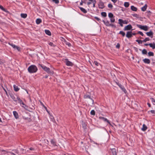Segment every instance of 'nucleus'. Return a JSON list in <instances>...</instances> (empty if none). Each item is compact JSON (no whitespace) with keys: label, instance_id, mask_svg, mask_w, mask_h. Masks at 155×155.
Segmentation results:
<instances>
[{"label":"nucleus","instance_id":"f257e3e1","mask_svg":"<svg viewBox=\"0 0 155 155\" xmlns=\"http://www.w3.org/2000/svg\"><path fill=\"white\" fill-rule=\"evenodd\" d=\"M28 71L30 73H33L36 72L37 70V67L34 65H31L28 68Z\"/></svg>","mask_w":155,"mask_h":155},{"label":"nucleus","instance_id":"f03ea898","mask_svg":"<svg viewBox=\"0 0 155 155\" xmlns=\"http://www.w3.org/2000/svg\"><path fill=\"white\" fill-rule=\"evenodd\" d=\"M40 66L48 74H52V73L50 71L49 68H47L46 66L42 65V64H40Z\"/></svg>","mask_w":155,"mask_h":155},{"label":"nucleus","instance_id":"7ed1b4c3","mask_svg":"<svg viewBox=\"0 0 155 155\" xmlns=\"http://www.w3.org/2000/svg\"><path fill=\"white\" fill-rule=\"evenodd\" d=\"M24 119L27 120L28 122H30L31 120L30 118V114L28 113H26L23 116Z\"/></svg>","mask_w":155,"mask_h":155},{"label":"nucleus","instance_id":"20e7f679","mask_svg":"<svg viewBox=\"0 0 155 155\" xmlns=\"http://www.w3.org/2000/svg\"><path fill=\"white\" fill-rule=\"evenodd\" d=\"M137 26L138 28L145 31H147L149 29L147 25L143 26L140 25H137Z\"/></svg>","mask_w":155,"mask_h":155},{"label":"nucleus","instance_id":"39448f33","mask_svg":"<svg viewBox=\"0 0 155 155\" xmlns=\"http://www.w3.org/2000/svg\"><path fill=\"white\" fill-rule=\"evenodd\" d=\"M91 95L90 94L88 93H87L84 95V97L85 99L89 98L91 99V102L92 104H93L94 102V100L92 99L91 98Z\"/></svg>","mask_w":155,"mask_h":155},{"label":"nucleus","instance_id":"423d86ee","mask_svg":"<svg viewBox=\"0 0 155 155\" xmlns=\"http://www.w3.org/2000/svg\"><path fill=\"white\" fill-rule=\"evenodd\" d=\"M64 62L65 63L66 65L68 66H72L73 65V63L69 61L68 60V59H66L64 61Z\"/></svg>","mask_w":155,"mask_h":155},{"label":"nucleus","instance_id":"0eeeda50","mask_svg":"<svg viewBox=\"0 0 155 155\" xmlns=\"http://www.w3.org/2000/svg\"><path fill=\"white\" fill-rule=\"evenodd\" d=\"M9 44L11 46L15 49H17L19 51H20V48L19 47L16 46L15 45L12 43H9Z\"/></svg>","mask_w":155,"mask_h":155},{"label":"nucleus","instance_id":"6e6552de","mask_svg":"<svg viewBox=\"0 0 155 155\" xmlns=\"http://www.w3.org/2000/svg\"><path fill=\"white\" fill-rule=\"evenodd\" d=\"M117 84L120 87L122 91H123L126 94L127 93V91L123 86L122 85L118 83H117Z\"/></svg>","mask_w":155,"mask_h":155},{"label":"nucleus","instance_id":"1a4fd4ad","mask_svg":"<svg viewBox=\"0 0 155 155\" xmlns=\"http://www.w3.org/2000/svg\"><path fill=\"white\" fill-rule=\"evenodd\" d=\"M99 118L100 120H103L105 122H107L108 123H109L110 125L112 126V125L110 124L109 121L107 118H105L104 117H99Z\"/></svg>","mask_w":155,"mask_h":155},{"label":"nucleus","instance_id":"9d476101","mask_svg":"<svg viewBox=\"0 0 155 155\" xmlns=\"http://www.w3.org/2000/svg\"><path fill=\"white\" fill-rule=\"evenodd\" d=\"M98 5L99 8L101 9H103L105 7L104 3L101 1L99 2Z\"/></svg>","mask_w":155,"mask_h":155},{"label":"nucleus","instance_id":"9b49d317","mask_svg":"<svg viewBox=\"0 0 155 155\" xmlns=\"http://www.w3.org/2000/svg\"><path fill=\"white\" fill-rule=\"evenodd\" d=\"M132 26L131 25H129L126 26L124 28V30H129L131 29L132 28Z\"/></svg>","mask_w":155,"mask_h":155},{"label":"nucleus","instance_id":"f8f14e48","mask_svg":"<svg viewBox=\"0 0 155 155\" xmlns=\"http://www.w3.org/2000/svg\"><path fill=\"white\" fill-rule=\"evenodd\" d=\"M118 21H119V23H118L120 25L121 27H122L123 26V23L126 24H127V23H125V21H124L121 19H119L118 20Z\"/></svg>","mask_w":155,"mask_h":155},{"label":"nucleus","instance_id":"ddd939ff","mask_svg":"<svg viewBox=\"0 0 155 155\" xmlns=\"http://www.w3.org/2000/svg\"><path fill=\"white\" fill-rule=\"evenodd\" d=\"M126 36L128 38H130L132 37V34L131 31H128L126 35Z\"/></svg>","mask_w":155,"mask_h":155},{"label":"nucleus","instance_id":"4468645a","mask_svg":"<svg viewBox=\"0 0 155 155\" xmlns=\"http://www.w3.org/2000/svg\"><path fill=\"white\" fill-rule=\"evenodd\" d=\"M143 61L144 63L147 64H150V60L148 58L144 59Z\"/></svg>","mask_w":155,"mask_h":155},{"label":"nucleus","instance_id":"2eb2a0df","mask_svg":"<svg viewBox=\"0 0 155 155\" xmlns=\"http://www.w3.org/2000/svg\"><path fill=\"white\" fill-rule=\"evenodd\" d=\"M112 153L113 155H117L116 150L115 149L113 148L111 149Z\"/></svg>","mask_w":155,"mask_h":155},{"label":"nucleus","instance_id":"dca6fc26","mask_svg":"<svg viewBox=\"0 0 155 155\" xmlns=\"http://www.w3.org/2000/svg\"><path fill=\"white\" fill-rule=\"evenodd\" d=\"M17 100H14V101H18V102L20 104V105H21V104L23 103L22 101L18 97H17Z\"/></svg>","mask_w":155,"mask_h":155},{"label":"nucleus","instance_id":"f3484780","mask_svg":"<svg viewBox=\"0 0 155 155\" xmlns=\"http://www.w3.org/2000/svg\"><path fill=\"white\" fill-rule=\"evenodd\" d=\"M13 114L16 119H18V113L16 111H14L13 112Z\"/></svg>","mask_w":155,"mask_h":155},{"label":"nucleus","instance_id":"a211bd4d","mask_svg":"<svg viewBox=\"0 0 155 155\" xmlns=\"http://www.w3.org/2000/svg\"><path fill=\"white\" fill-rule=\"evenodd\" d=\"M147 4H145L144 6L141 8V10L143 12L145 11L147 8Z\"/></svg>","mask_w":155,"mask_h":155},{"label":"nucleus","instance_id":"6ab92c4d","mask_svg":"<svg viewBox=\"0 0 155 155\" xmlns=\"http://www.w3.org/2000/svg\"><path fill=\"white\" fill-rule=\"evenodd\" d=\"M149 45L150 47L152 48L153 49L155 48V44L153 43H150L149 44Z\"/></svg>","mask_w":155,"mask_h":155},{"label":"nucleus","instance_id":"aec40b11","mask_svg":"<svg viewBox=\"0 0 155 155\" xmlns=\"http://www.w3.org/2000/svg\"><path fill=\"white\" fill-rule=\"evenodd\" d=\"M131 10H132L133 11H137V8L134 6L132 5L131 6Z\"/></svg>","mask_w":155,"mask_h":155},{"label":"nucleus","instance_id":"412c9836","mask_svg":"<svg viewBox=\"0 0 155 155\" xmlns=\"http://www.w3.org/2000/svg\"><path fill=\"white\" fill-rule=\"evenodd\" d=\"M103 22L105 24V25L107 26H109L111 25V24H109V22L108 21H104V20L103 21Z\"/></svg>","mask_w":155,"mask_h":155},{"label":"nucleus","instance_id":"4be33fe9","mask_svg":"<svg viewBox=\"0 0 155 155\" xmlns=\"http://www.w3.org/2000/svg\"><path fill=\"white\" fill-rule=\"evenodd\" d=\"M147 129V127L144 124H143V127L141 128L142 130L143 131H145Z\"/></svg>","mask_w":155,"mask_h":155},{"label":"nucleus","instance_id":"5701e85b","mask_svg":"<svg viewBox=\"0 0 155 155\" xmlns=\"http://www.w3.org/2000/svg\"><path fill=\"white\" fill-rule=\"evenodd\" d=\"M41 21H42L40 18H37L36 21V23L37 24H40L41 22Z\"/></svg>","mask_w":155,"mask_h":155},{"label":"nucleus","instance_id":"b1692460","mask_svg":"<svg viewBox=\"0 0 155 155\" xmlns=\"http://www.w3.org/2000/svg\"><path fill=\"white\" fill-rule=\"evenodd\" d=\"M79 8L84 13H86L87 12V11L84 8L80 7Z\"/></svg>","mask_w":155,"mask_h":155},{"label":"nucleus","instance_id":"393cba45","mask_svg":"<svg viewBox=\"0 0 155 155\" xmlns=\"http://www.w3.org/2000/svg\"><path fill=\"white\" fill-rule=\"evenodd\" d=\"M146 34L147 35L149 36H151L153 34V33L151 31L149 32H147L146 33Z\"/></svg>","mask_w":155,"mask_h":155},{"label":"nucleus","instance_id":"a878e982","mask_svg":"<svg viewBox=\"0 0 155 155\" xmlns=\"http://www.w3.org/2000/svg\"><path fill=\"white\" fill-rule=\"evenodd\" d=\"M21 18H25L27 17V14H26L21 13Z\"/></svg>","mask_w":155,"mask_h":155},{"label":"nucleus","instance_id":"bb28decb","mask_svg":"<svg viewBox=\"0 0 155 155\" xmlns=\"http://www.w3.org/2000/svg\"><path fill=\"white\" fill-rule=\"evenodd\" d=\"M14 90L15 91H17L19 90V89L18 88V86L16 85H14L13 86Z\"/></svg>","mask_w":155,"mask_h":155},{"label":"nucleus","instance_id":"cd10ccee","mask_svg":"<svg viewBox=\"0 0 155 155\" xmlns=\"http://www.w3.org/2000/svg\"><path fill=\"white\" fill-rule=\"evenodd\" d=\"M45 32L48 35H51V32L48 30H45Z\"/></svg>","mask_w":155,"mask_h":155},{"label":"nucleus","instance_id":"c85d7f7f","mask_svg":"<svg viewBox=\"0 0 155 155\" xmlns=\"http://www.w3.org/2000/svg\"><path fill=\"white\" fill-rule=\"evenodd\" d=\"M142 53L143 54H146L147 53V51L145 49H143L142 51Z\"/></svg>","mask_w":155,"mask_h":155},{"label":"nucleus","instance_id":"c756f323","mask_svg":"<svg viewBox=\"0 0 155 155\" xmlns=\"http://www.w3.org/2000/svg\"><path fill=\"white\" fill-rule=\"evenodd\" d=\"M129 3L128 2H125L124 3V6L126 8L128 7L129 6Z\"/></svg>","mask_w":155,"mask_h":155},{"label":"nucleus","instance_id":"7c9ffc66","mask_svg":"<svg viewBox=\"0 0 155 155\" xmlns=\"http://www.w3.org/2000/svg\"><path fill=\"white\" fill-rule=\"evenodd\" d=\"M82 126L84 128V129H86L87 125H86V124H85V123H83L82 124Z\"/></svg>","mask_w":155,"mask_h":155},{"label":"nucleus","instance_id":"2f4dec72","mask_svg":"<svg viewBox=\"0 0 155 155\" xmlns=\"http://www.w3.org/2000/svg\"><path fill=\"white\" fill-rule=\"evenodd\" d=\"M101 14L102 16L104 17H106L107 16V14L105 12H102L101 13Z\"/></svg>","mask_w":155,"mask_h":155},{"label":"nucleus","instance_id":"473e14b6","mask_svg":"<svg viewBox=\"0 0 155 155\" xmlns=\"http://www.w3.org/2000/svg\"><path fill=\"white\" fill-rule=\"evenodd\" d=\"M148 55L149 56H153L154 55V54L153 52H149L148 53Z\"/></svg>","mask_w":155,"mask_h":155},{"label":"nucleus","instance_id":"72a5a7b5","mask_svg":"<svg viewBox=\"0 0 155 155\" xmlns=\"http://www.w3.org/2000/svg\"><path fill=\"white\" fill-rule=\"evenodd\" d=\"M108 17L110 18H113L114 17V15L111 13H109L108 14Z\"/></svg>","mask_w":155,"mask_h":155},{"label":"nucleus","instance_id":"f704fd0d","mask_svg":"<svg viewBox=\"0 0 155 155\" xmlns=\"http://www.w3.org/2000/svg\"><path fill=\"white\" fill-rule=\"evenodd\" d=\"M0 8L5 12H6L7 11L1 5H0Z\"/></svg>","mask_w":155,"mask_h":155},{"label":"nucleus","instance_id":"c9c22d12","mask_svg":"<svg viewBox=\"0 0 155 155\" xmlns=\"http://www.w3.org/2000/svg\"><path fill=\"white\" fill-rule=\"evenodd\" d=\"M51 143L54 146H56L55 142L53 140H52L51 141Z\"/></svg>","mask_w":155,"mask_h":155},{"label":"nucleus","instance_id":"e433bc0d","mask_svg":"<svg viewBox=\"0 0 155 155\" xmlns=\"http://www.w3.org/2000/svg\"><path fill=\"white\" fill-rule=\"evenodd\" d=\"M132 15L134 17H136L137 18H140V17H139V15L137 14H133Z\"/></svg>","mask_w":155,"mask_h":155},{"label":"nucleus","instance_id":"4c0bfd02","mask_svg":"<svg viewBox=\"0 0 155 155\" xmlns=\"http://www.w3.org/2000/svg\"><path fill=\"white\" fill-rule=\"evenodd\" d=\"M119 34H121L123 37L125 35V33L122 31H120L119 32Z\"/></svg>","mask_w":155,"mask_h":155},{"label":"nucleus","instance_id":"58836bf2","mask_svg":"<svg viewBox=\"0 0 155 155\" xmlns=\"http://www.w3.org/2000/svg\"><path fill=\"white\" fill-rule=\"evenodd\" d=\"M110 18V21L111 22H114L115 21V18H114V17L113 18Z\"/></svg>","mask_w":155,"mask_h":155},{"label":"nucleus","instance_id":"ea45409f","mask_svg":"<svg viewBox=\"0 0 155 155\" xmlns=\"http://www.w3.org/2000/svg\"><path fill=\"white\" fill-rule=\"evenodd\" d=\"M91 115H94L95 114V112L94 110H92L91 112Z\"/></svg>","mask_w":155,"mask_h":155},{"label":"nucleus","instance_id":"a19ab883","mask_svg":"<svg viewBox=\"0 0 155 155\" xmlns=\"http://www.w3.org/2000/svg\"><path fill=\"white\" fill-rule=\"evenodd\" d=\"M136 41L139 44H141L142 43L143 41L141 40H136Z\"/></svg>","mask_w":155,"mask_h":155},{"label":"nucleus","instance_id":"79ce46f5","mask_svg":"<svg viewBox=\"0 0 155 155\" xmlns=\"http://www.w3.org/2000/svg\"><path fill=\"white\" fill-rule=\"evenodd\" d=\"M150 40V38H146L143 41V42H146L147 41Z\"/></svg>","mask_w":155,"mask_h":155},{"label":"nucleus","instance_id":"37998d69","mask_svg":"<svg viewBox=\"0 0 155 155\" xmlns=\"http://www.w3.org/2000/svg\"><path fill=\"white\" fill-rule=\"evenodd\" d=\"M92 2L93 3V7H95V4L96 3V0H94Z\"/></svg>","mask_w":155,"mask_h":155},{"label":"nucleus","instance_id":"c03bdc74","mask_svg":"<svg viewBox=\"0 0 155 155\" xmlns=\"http://www.w3.org/2000/svg\"><path fill=\"white\" fill-rule=\"evenodd\" d=\"M21 105L22 107H24L25 108L26 107V106L24 104L23 102V103L21 104Z\"/></svg>","mask_w":155,"mask_h":155},{"label":"nucleus","instance_id":"a18cd8bd","mask_svg":"<svg viewBox=\"0 0 155 155\" xmlns=\"http://www.w3.org/2000/svg\"><path fill=\"white\" fill-rule=\"evenodd\" d=\"M108 7L109 8H113V5L111 4L110 3L108 4Z\"/></svg>","mask_w":155,"mask_h":155},{"label":"nucleus","instance_id":"49530a36","mask_svg":"<svg viewBox=\"0 0 155 155\" xmlns=\"http://www.w3.org/2000/svg\"><path fill=\"white\" fill-rule=\"evenodd\" d=\"M52 1L56 4H58L59 3V1L58 0H52Z\"/></svg>","mask_w":155,"mask_h":155},{"label":"nucleus","instance_id":"de8ad7c7","mask_svg":"<svg viewBox=\"0 0 155 155\" xmlns=\"http://www.w3.org/2000/svg\"><path fill=\"white\" fill-rule=\"evenodd\" d=\"M138 34H140L142 36H143L144 35L143 33L140 31H138Z\"/></svg>","mask_w":155,"mask_h":155},{"label":"nucleus","instance_id":"09e8293b","mask_svg":"<svg viewBox=\"0 0 155 155\" xmlns=\"http://www.w3.org/2000/svg\"><path fill=\"white\" fill-rule=\"evenodd\" d=\"M4 62V61L3 60H2L1 59H0V64H3Z\"/></svg>","mask_w":155,"mask_h":155},{"label":"nucleus","instance_id":"8fccbe9b","mask_svg":"<svg viewBox=\"0 0 155 155\" xmlns=\"http://www.w3.org/2000/svg\"><path fill=\"white\" fill-rule=\"evenodd\" d=\"M120 47V45L119 43H117L116 45V48H119Z\"/></svg>","mask_w":155,"mask_h":155},{"label":"nucleus","instance_id":"3c124183","mask_svg":"<svg viewBox=\"0 0 155 155\" xmlns=\"http://www.w3.org/2000/svg\"><path fill=\"white\" fill-rule=\"evenodd\" d=\"M94 63L97 66H98L99 64L96 61H94Z\"/></svg>","mask_w":155,"mask_h":155},{"label":"nucleus","instance_id":"603ef678","mask_svg":"<svg viewBox=\"0 0 155 155\" xmlns=\"http://www.w3.org/2000/svg\"><path fill=\"white\" fill-rule=\"evenodd\" d=\"M49 45H51V46H53V47H54V44H53V43L52 42H50L49 43Z\"/></svg>","mask_w":155,"mask_h":155},{"label":"nucleus","instance_id":"864d4df0","mask_svg":"<svg viewBox=\"0 0 155 155\" xmlns=\"http://www.w3.org/2000/svg\"><path fill=\"white\" fill-rule=\"evenodd\" d=\"M150 99L151 101L153 102V103H155V100H154L153 98H150Z\"/></svg>","mask_w":155,"mask_h":155},{"label":"nucleus","instance_id":"5fc2aeb1","mask_svg":"<svg viewBox=\"0 0 155 155\" xmlns=\"http://www.w3.org/2000/svg\"><path fill=\"white\" fill-rule=\"evenodd\" d=\"M66 44L69 47L71 46V44L70 43L66 42Z\"/></svg>","mask_w":155,"mask_h":155},{"label":"nucleus","instance_id":"6e6d98bb","mask_svg":"<svg viewBox=\"0 0 155 155\" xmlns=\"http://www.w3.org/2000/svg\"><path fill=\"white\" fill-rule=\"evenodd\" d=\"M43 106L44 107V108H45V110H46L48 112V113L49 114V112L48 111L46 107L43 104Z\"/></svg>","mask_w":155,"mask_h":155},{"label":"nucleus","instance_id":"4d7b16f0","mask_svg":"<svg viewBox=\"0 0 155 155\" xmlns=\"http://www.w3.org/2000/svg\"><path fill=\"white\" fill-rule=\"evenodd\" d=\"M150 112L152 114H155V110H150Z\"/></svg>","mask_w":155,"mask_h":155},{"label":"nucleus","instance_id":"13d9d810","mask_svg":"<svg viewBox=\"0 0 155 155\" xmlns=\"http://www.w3.org/2000/svg\"><path fill=\"white\" fill-rule=\"evenodd\" d=\"M114 3H115L117 1V0H111Z\"/></svg>","mask_w":155,"mask_h":155},{"label":"nucleus","instance_id":"bf43d9fd","mask_svg":"<svg viewBox=\"0 0 155 155\" xmlns=\"http://www.w3.org/2000/svg\"><path fill=\"white\" fill-rule=\"evenodd\" d=\"M95 18L98 21L100 20V19L98 17H95Z\"/></svg>","mask_w":155,"mask_h":155},{"label":"nucleus","instance_id":"052dcab7","mask_svg":"<svg viewBox=\"0 0 155 155\" xmlns=\"http://www.w3.org/2000/svg\"><path fill=\"white\" fill-rule=\"evenodd\" d=\"M147 105L149 107H151L150 104V103H147Z\"/></svg>","mask_w":155,"mask_h":155},{"label":"nucleus","instance_id":"680f3d73","mask_svg":"<svg viewBox=\"0 0 155 155\" xmlns=\"http://www.w3.org/2000/svg\"><path fill=\"white\" fill-rule=\"evenodd\" d=\"M34 148H30V150H34Z\"/></svg>","mask_w":155,"mask_h":155},{"label":"nucleus","instance_id":"e2e57ef3","mask_svg":"<svg viewBox=\"0 0 155 155\" xmlns=\"http://www.w3.org/2000/svg\"><path fill=\"white\" fill-rule=\"evenodd\" d=\"M50 118H51V119H54V117L52 116H51Z\"/></svg>","mask_w":155,"mask_h":155},{"label":"nucleus","instance_id":"0e129e2a","mask_svg":"<svg viewBox=\"0 0 155 155\" xmlns=\"http://www.w3.org/2000/svg\"><path fill=\"white\" fill-rule=\"evenodd\" d=\"M91 2H88L87 3V4L88 5H89L90 4H91Z\"/></svg>","mask_w":155,"mask_h":155},{"label":"nucleus","instance_id":"69168bd1","mask_svg":"<svg viewBox=\"0 0 155 155\" xmlns=\"http://www.w3.org/2000/svg\"><path fill=\"white\" fill-rule=\"evenodd\" d=\"M80 5H83V2L81 1V2L80 3Z\"/></svg>","mask_w":155,"mask_h":155},{"label":"nucleus","instance_id":"338daca9","mask_svg":"<svg viewBox=\"0 0 155 155\" xmlns=\"http://www.w3.org/2000/svg\"><path fill=\"white\" fill-rule=\"evenodd\" d=\"M149 45V44H144V45L146 46H147L148 45Z\"/></svg>","mask_w":155,"mask_h":155},{"label":"nucleus","instance_id":"774afa93","mask_svg":"<svg viewBox=\"0 0 155 155\" xmlns=\"http://www.w3.org/2000/svg\"><path fill=\"white\" fill-rule=\"evenodd\" d=\"M10 153L12 155H15L14 153H13L12 152H10Z\"/></svg>","mask_w":155,"mask_h":155}]
</instances>
